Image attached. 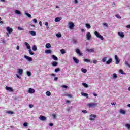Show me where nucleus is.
Masks as SVG:
<instances>
[{"mask_svg":"<svg viewBox=\"0 0 130 130\" xmlns=\"http://www.w3.org/2000/svg\"><path fill=\"white\" fill-rule=\"evenodd\" d=\"M95 35L98 37V38H100L101 40H103L104 39V38H103V36H102L100 34H99L98 31L94 32Z\"/></svg>","mask_w":130,"mask_h":130,"instance_id":"obj_1","label":"nucleus"},{"mask_svg":"<svg viewBox=\"0 0 130 130\" xmlns=\"http://www.w3.org/2000/svg\"><path fill=\"white\" fill-rule=\"evenodd\" d=\"M69 28L71 29V30H74V28H75V24H74V23L72 22H70L69 23Z\"/></svg>","mask_w":130,"mask_h":130,"instance_id":"obj_2","label":"nucleus"},{"mask_svg":"<svg viewBox=\"0 0 130 130\" xmlns=\"http://www.w3.org/2000/svg\"><path fill=\"white\" fill-rule=\"evenodd\" d=\"M98 104L96 103H89L87 104V106H89V107H95V106H97Z\"/></svg>","mask_w":130,"mask_h":130,"instance_id":"obj_3","label":"nucleus"},{"mask_svg":"<svg viewBox=\"0 0 130 130\" xmlns=\"http://www.w3.org/2000/svg\"><path fill=\"white\" fill-rule=\"evenodd\" d=\"M96 117H97V115H94V114H91L90 115V120L94 121L95 120V118H96Z\"/></svg>","mask_w":130,"mask_h":130,"instance_id":"obj_4","label":"nucleus"},{"mask_svg":"<svg viewBox=\"0 0 130 130\" xmlns=\"http://www.w3.org/2000/svg\"><path fill=\"white\" fill-rule=\"evenodd\" d=\"M39 118L40 120H42V121H45L47 119L46 117L42 115H40Z\"/></svg>","mask_w":130,"mask_h":130,"instance_id":"obj_5","label":"nucleus"},{"mask_svg":"<svg viewBox=\"0 0 130 130\" xmlns=\"http://www.w3.org/2000/svg\"><path fill=\"white\" fill-rule=\"evenodd\" d=\"M24 58H26V59H27L28 61H33V59H32V57L27 55H24Z\"/></svg>","mask_w":130,"mask_h":130,"instance_id":"obj_6","label":"nucleus"},{"mask_svg":"<svg viewBox=\"0 0 130 130\" xmlns=\"http://www.w3.org/2000/svg\"><path fill=\"white\" fill-rule=\"evenodd\" d=\"M92 38V36H91V33L87 32L86 34V38L87 40H90L91 38Z\"/></svg>","mask_w":130,"mask_h":130,"instance_id":"obj_7","label":"nucleus"},{"mask_svg":"<svg viewBox=\"0 0 130 130\" xmlns=\"http://www.w3.org/2000/svg\"><path fill=\"white\" fill-rule=\"evenodd\" d=\"M76 52L79 55V56H82L83 55V54L81 53V51L80 50V49H76Z\"/></svg>","mask_w":130,"mask_h":130,"instance_id":"obj_8","label":"nucleus"},{"mask_svg":"<svg viewBox=\"0 0 130 130\" xmlns=\"http://www.w3.org/2000/svg\"><path fill=\"white\" fill-rule=\"evenodd\" d=\"M6 30L9 34H11V33H12L13 32V28H12L11 27H7L6 28Z\"/></svg>","mask_w":130,"mask_h":130,"instance_id":"obj_9","label":"nucleus"},{"mask_svg":"<svg viewBox=\"0 0 130 130\" xmlns=\"http://www.w3.org/2000/svg\"><path fill=\"white\" fill-rule=\"evenodd\" d=\"M5 89L7 91H9L10 92H14V89H13V88H12L11 87H8V86H6L5 87Z\"/></svg>","mask_w":130,"mask_h":130,"instance_id":"obj_10","label":"nucleus"},{"mask_svg":"<svg viewBox=\"0 0 130 130\" xmlns=\"http://www.w3.org/2000/svg\"><path fill=\"white\" fill-rule=\"evenodd\" d=\"M28 93H30V94H34V93H35V90L30 88L28 90Z\"/></svg>","mask_w":130,"mask_h":130,"instance_id":"obj_11","label":"nucleus"},{"mask_svg":"<svg viewBox=\"0 0 130 130\" xmlns=\"http://www.w3.org/2000/svg\"><path fill=\"white\" fill-rule=\"evenodd\" d=\"M118 35H119V36L121 38H123V37H124V34L122 32H118Z\"/></svg>","mask_w":130,"mask_h":130,"instance_id":"obj_12","label":"nucleus"},{"mask_svg":"<svg viewBox=\"0 0 130 130\" xmlns=\"http://www.w3.org/2000/svg\"><path fill=\"white\" fill-rule=\"evenodd\" d=\"M24 44H25L26 48H27V49H31V46H30V45L29 44V43H27L26 42H25L24 43Z\"/></svg>","mask_w":130,"mask_h":130,"instance_id":"obj_13","label":"nucleus"},{"mask_svg":"<svg viewBox=\"0 0 130 130\" xmlns=\"http://www.w3.org/2000/svg\"><path fill=\"white\" fill-rule=\"evenodd\" d=\"M52 58L54 60H55L56 61H57V60H58V58H57V57H56V56L54 55H52Z\"/></svg>","mask_w":130,"mask_h":130,"instance_id":"obj_14","label":"nucleus"},{"mask_svg":"<svg viewBox=\"0 0 130 130\" xmlns=\"http://www.w3.org/2000/svg\"><path fill=\"white\" fill-rule=\"evenodd\" d=\"M52 52L51 50L50 49H48V50H46L45 51V53H46V54H49Z\"/></svg>","mask_w":130,"mask_h":130,"instance_id":"obj_15","label":"nucleus"},{"mask_svg":"<svg viewBox=\"0 0 130 130\" xmlns=\"http://www.w3.org/2000/svg\"><path fill=\"white\" fill-rule=\"evenodd\" d=\"M29 34H31L32 36H35L36 35V32L34 31H29Z\"/></svg>","mask_w":130,"mask_h":130,"instance_id":"obj_16","label":"nucleus"},{"mask_svg":"<svg viewBox=\"0 0 130 130\" xmlns=\"http://www.w3.org/2000/svg\"><path fill=\"white\" fill-rule=\"evenodd\" d=\"M73 59L74 61H75V63H77V64L79 63V61L78 59L76 58V57H74L73 58Z\"/></svg>","mask_w":130,"mask_h":130,"instance_id":"obj_17","label":"nucleus"},{"mask_svg":"<svg viewBox=\"0 0 130 130\" xmlns=\"http://www.w3.org/2000/svg\"><path fill=\"white\" fill-rule=\"evenodd\" d=\"M60 20H61V17H56L55 19V22H60Z\"/></svg>","mask_w":130,"mask_h":130,"instance_id":"obj_18","label":"nucleus"},{"mask_svg":"<svg viewBox=\"0 0 130 130\" xmlns=\"http://www.w3.org/2000/svg\"><path fill=\"white\" fill-rule=\"evenodd\" d=\"M57 64H58V63L56 61H53L52 63V66H53V67H56V66H57Z\"/></svg>","mask_w":130,"mask_h":130,"instance_id":"obj_19","label":"nucleus"},{"mask_svg":"<svg viewBox=\"0 0 130 130\" xmlns=\"http://www.w3.org/2000/svg\"><path fill=\"white\" fill-rule=\"evenodd\" d=\"M112 62V59L110 58L108 61L106 62L107 64H110Z\"/></svg>","mask_w":130,"mask_h":130,"instance_id":"obj_20","label":"nucleus"},{"mask_svg":"<svg viewBox=\"0 0 130 130\" xmlns=\"http://www.w3.org/2000/svg\"><path fill=\"white\" fill-rule=\"evenodd\" d=\"M51 47V45L49 43H47L46 44V48H50Z\"/></svg>","mask_w":130,"mask_h":130,"instance_id":"obj_21","label":"nucleus"},{"mask_svg":"<svg viewBox=\"0 0 130 130\" xmlns=\"http://www.w3.org/2000/svg\"><path fill=\"white\" fill-rule=\"evenodd\" d=\"M85 26L87 29H91V25H90L89 23L85 24Z\"/></svg>","mask_w":130,"mask_h":130,"instance_id":"obj_22","label":"nucleus"},{"mask_svg":"<svg viewBox=\"0 0 130 130\" xmlns=\"http://www.w3.org/2000/svg\"><path fill=\"white\" fill-rule=\"evenodd\" d=\"M18 73H19V75H22V74H23V69H18Z\"/></svg>","mask_w":130,"mask_h":130,"instance_id":"obj_23","label":"nucleus"},{"mask_svg":"<svg viewBox=\"0 0 130 130\" xmlns=\"http://www.w3.org/2000/svg\"><path fill=\"white\" fill-rule=\"evenodd\" d=\"M81 95L82 96H84V97H86L87 98H88V93H85L84 92H81Z\"/></svg>","mask_w":130,"mask_h":130,"instance_id":"obj_24","label":"nucleus"},{"mask_svg":"<svg viewBox=\"0 0 130 130\" xmlns=\"http://www.w3.org/2000/svg\"><path fill=\"white\" fill-rule=\"evenodd\" d=\"M120 113L121 114H125V111L123 109H121L120 110Z\"/></svg>","mask_w":130,"mask_h":130,"instance_id":"obj_25","label":"nucleus"},{"mask_svg":"<svg viewBox=\"0 0 130 130\" xmlns=\"http://www.w3.org/2000/svg\"><path fill=\"white\" fill-rule=\"evenodd\" d=\"M32 50H34V51H36L37 50V47H36V45H34L32 46Z\"/></svg>","mask_w":130,"mask_h":130,"instance_id":"obj_26","label":"nucleus"},{"mask_svg":"<svg viewBox=\"0 0 130 130\" xmlns=\"http://www.w3.org/2000/svg\"><path fill=\"white\" fill-rule=\"evenodd\" d=\"M6 113H8V114H14V112H12V111H6Z\"/></svg>","mask_w":130,"mask_h":130,"instance_id":"obj_27","label":"nucleus"},{"mask_svg":"<svg viewBox=\"0 0 130 130\" xmlns=\"http://www.w3.org/2000/svg\"><path fill=\"white\" fill-rule=\"evenodd\" d=\"M15 14H17V15H21V11H20L18 10H15Z\"/></svg>","mask_w":130,"mask_h":130,"instance_id":"obj_28","label":"nucleus"},{"mask_svg":"<svg viewBox=\"0 0 130 130\" xmlns=\"http://www.w3.org/2000/svg\"><path fill=\"white\" fill-rule=\"evenodd\" d=\"M82 85L85 88H88V87H89V85H88L86 83H82Z\"/></svg>","mask_w":130,"mask_h":130,"instance_id":"obj_29","label":"nucleus"},{"mask_svg":"<svg viewBox=\"0 0 130 130\" xmlns=\"http://www.w3.org/2000/svg\"><path fill=\"white\" fill-rule=\"evenodd\" d=\"M86 51H88V52H93L94 49H87Z\"/></svg>","mask_w":130,"mask_h":130,"instance_id":"obj_30","label":"nucleus"},{"mask_svg":"<svg viewBox=\"0 0 130 130\" xmlns=\"http://www.w3.org/2000/svg\"><path fill=\"white\" fill-rule=\"evenodd\" d=\"M56 37L58 38H59L61 37V34L60 32H59L56 35Z\"/></svg>","mask_w":130,"mask_h":130,"instance_id":"obj_31","label":"nucleus"},{"mask_svg":"<svg viewBox=\"0 0 130 130\" xmlns=\"http://www.w3.org/2000/svg\"><path fill=\"white\" fill-rule=\"evenodd\" d=\"M60 52H61V54H64V53H66V50H64V49H62L60 50Z\"/></svg>","mask_w":130,"mask_h":130,"instance_id":"obj_32","label":"nucleus"},{"mask_svg":"<svg viewBox=\"0 0 130 130\" xmlns=\"http://www.w3.org/2000/svg\"><path fill=\"white\" fill-rule=\"evenodd\" d=\"M60 71V68H57L55 69V72L57 73Z\"/></svg>","mask_w":130,"mask_h":130,"instance_id":"obj_33","label":"nucleus"},{"mask_svg":"<svg viewBox=\"0 0 130 130\" xmlns=\"http://www.w3.org/2000/svg\"><path fill=\"white\" fill-rule=\"evenodd\" d=\"M113 79H116V78H117V74H116V73H114L113 74Z\"/></svg>","mask_w":130,"mask_h":130,"instance_id":"obj_34","label":"nucleus"},{"mask_svg":"<svg viewBox=\"0 0 130 130\" xmlns=\"http://www.w3.org/2000/svg\"><path fill=\"white\" fill-rule=\"evenodd\" d=\"M29 52L30 55H34V53L32 51V50L29 49Z\"/></svg>","mask_w":130,"mask_h":130,"instance_id":"obj_35","label":"nucleus"},{"mask_svg":"<svg viewBox=\"0 0 130 130\" xmlns=\"http://www.w3.org/2000/svg\"><path fill=\"white\" fill-rule=\"evenodd\" d=\"M81 71L82 73H87V70L84 68H82Z\"/></svg>","mask_w":130,"mask_h":130,"instance_id":"obj_36","label":"nucleus"},{"mask_svg":"<svg viewBox=\"0 0 130 130\" xmlns=\"http://www.w3.org/2000/svg\"><path fill=\"white\" fill-rule=\"evenodd\" d=\"M84 61H85V62H91V61L88 59H84Z\"/></svg>","mask_w":130,"mask_h":130,"instance_id":"obj_37","label":"nucleus"},{"mask_svg":"<svg viewBox=\"0 0 130 130\" xmlns=\"http://www.w3.org/2000/svg\"><path fill=\"white\" fill-rule=\"evenodd\" d=\"M125 126H126V127H127V128L128 129H130V124H126Z\"/></svg>","mask_w":130,"mask_h":130,"instance_id":"obj_38","label":"nucleus"},{"mask_svg":"<svg viewBox=\"0 0 130 130\" xmlns=\"http://www.w3.org/2000/svg\"><path fill=\"white\" fill-rule=\"evenodd\" d=\"M46 94L47 96H50V95H51V93H50V91H47L46 92Z\"/></svg>","mask_w":130,"mask_h":130,"instance_id":"obj_39","label":"nucleus"},{"mask_svg":"<svg viewBox=\"0 0 130 130\" xmlns=\"http://www.w3.org/2000/svg\"><path fill=\"white\" fill-rule=\"evenodd\" d=\"M17 29L18 30H19V31H24V28H22V27H18Z\"/></svg>","mask_w":130,"mask_h":130,"instance_id":"obj_40","label":"nucleus"},{"mask_svg":"<svg viewBox=\"0 0 130 130\" xmlns=\"http://www.w3.org/2000/svg\"><path fill=\"white\" fill-rule=\"evenodd\" d=\"M72 40H73V43H75V44H76V43H77V42H78L77 41V40H76V39H75V38H73V39H72Z\"/></svg>","mask_w":130,"mask_h":130,"instance_id":"obj_41","label":"nucleus"},{"mask_svg":"<svg viewBox=\"0 0 130 130\" xmlns=\"http://www.w3.org/2000/svg\"><path fill=\"white\" fill-rule=\"evenodd\" d=\"M27 75L28 77H31V72L29 71L27 72Z\"/></svg>","mask_w":130,"mask_h":130,"instance_id":"obj_42","label":"nucleus"},{"mask_svg":"<svg viewBox=\"0 0 130 130\" xmlns=\"http://www.w3.org/2000/svg\"><path fill=\"white\" fill-rule=\"evenodd\" d=\"M119 72L120 73V74H122V75H124V73H123V70L120 69L119 71Z\"/></svg>","mask_w":130,"mask_h":130,"instance_id":"obj_43","label":"nucleus"},{"mask_svg":"<svg viewBox=\"0 0 130 130\" xmlns=\"http://www.w3.org/2000/svg\"><path fill=\"white\" fill-rule=\"evenodd\" d=\"M116 18H118V19H121V16L118 14H116Z\"/></svg>","mask_w":130,"mask_h":130,"instance_id":"obj_44","label":"nucleus"},{"mask_svg":"<svg viewBox=\"0 0 130 130\" xmlns=\"http://www.w3.org/2000/svg\"><path fill=\"white\" fill-rule=\"evenodd\" d=\"M103 26H105V27H106V28H108V24L106 23L103 24Z\"/></svg>","mask_w":130,"mask_h":130,"instance_id":"obj_45","label":"nucleus"},{"mask_svg":"<svg viewBox=\"0 0 130 130\" xmlns=\"http://www.w3.org/2000/svg\"><path fill=\"white\" fill-rule=\"evenodd\" d=\"M106 59H107V57H104V58H103L102 59L103 62H105V61H106Z\"/></svg>","mask_w":130,"mask_h":130,"instance_id":"obj_46","label":"nucleus"},{"mask_svg":"<svg viewBox=\"0 0 130 130\" xmlns=\"http://www.w3.org/2000/svg\"><path fill=\"white\" fill-rule=\"evenodd\" d=\"M25 14L26 15V16H27V17H28V18H31V14L28 13H26Z\"/></svg>","mask_w":130,"mask_h":130,"instance_id":"obj_47","label":"nucleus"},{"mask_svg":"<svg viewBox=\"0 0 130 130\" xmlns=\"http://www.w3.org/2000/svg\"><path fill=\"white\" fill-rule=\"evenodd\" d=\"M34 105L33 104H29V108H33Z\"/></svg>","mask_w":130,"mask_h":130,"instance_id":"obj_48","label":"nucleus"},{"mask_svg":"<svg viewBox=\"0 0 130 130\" xmlns=\"http://www.w3.org/2000/svg\"><path fill=\"white\" fill-rule=\"evenodd\" d=\"M82 112H83L84 113H88V111H87L86 110H82Z\"/></svg>","mask_w":130,"mask_h":130,"instance_id":"obj_49","label":"nucleus"},{"mask_svg":"<svg viewBox=\"0 0 130 130\" xmlns=\"http://www.w3.org/2000/svg\"><path fill=\"white\" fill-rule=\"evenodd\" d=\"M24 126H28V123L25 122L23 123Z\"/></svg>","mask_w":130,"mask_h":130,"instance_id":"obj_50","label":"nucleus"},{"mask_svg":"<svg viewBox=\"0 0 130 130\" xmlns=\"http://www.w3.org/2000/svg\"><path fill=\"white\" fill-rule=\"evenodd\" d=\"M52 116L53 117L54 119H55L56 118V115H55V114H52Z\"/></svg>","mask_w":130,"mask_h":130,"instance_id":"obj_51","label":"nucleus"},{"mask_svg":"<svg viewBox=\"0 0 130 130\" xmlns=\"http://www.w3.org/2000/svg\"><path fill=\"white\" fill-rule=\"evenodd\" d=\"M119 63V60L118 59L117 60H116V64H118Z\"/></svg>","mask_w":130,"mask_h":130,"instance_id":"obj_52","label":"nucleus"},{"mask_svg":"<svg viewBox=\"0 0 130 130\" xmlns=\"http://www.w3.org/2000/svg\"><path fill=\"white\" fill-rule=\"evenodd\" d=\"M98 62V61L96 60H94L93 61V63H94V64H96Z\"/></svg>","mask_w":130,"mask_h":130,"instance_id":"obj_53","label":"nucleus"},{"mask_svg":"<svg viewBox=\"0 0 130 130\" xmlns=\"http://www.w3.org/2000/svg\"><path fill=\"white\" fill-rule=\"evenodd\" d=\"M62 87L64 88L65 89H67L68 88V86L67 85H62Z\"/></svg>","mask_w":130,"mask_h":130,"instance_id":"obj_54","label":"nucleus"},{"mask_svg":"<svg viewBox=\"0 0 130 130\" xmlns=\"http://www.w3.org/2000/svg\"><path fill=\"white\" fill-rule=\"evenodd\" d=\"M33 22L34 23H37V20L36 19H33Z\"/></svg>","mask_w":130,"mask_h":130,"instance_id":"obj_55","label":"nucleus"},{"mask_svg":"<svg viewBox=\"0 0 130 130\" xmlns=\"http://www.w3.org/2000/svg\"><path fill=\"white\" fill-rule=\"evenodd\" d=\"M115 60H117V59H118V57H117V55H115Z\"/></svg>","mask_w":130,"mask_h":130,"instance_id":"obj_56","label":"nucleus"},{"mask_svg":"<svg viewBox=\"0 0 130 130\" xmlns=\"http://www.w3.org/2000/svg\"><path fill=\"white\" fill-rule=\"evenodd\" d=\"M16 76L17 78H18V79H21V77L20 76H19V75L16 74Z\"/></svg>","mask_w":130,"mask_h":130,"instance_id":"obj_57","label":"nucleus"},{"mask_svg":"<svg viewBox=\"0 0 130 130\" xmlns=\"http://www.w3.org/2000/svg\"><path fill=\"white\" fill-rule=\"evenodd\" d=\"M54 80V81H57V80H58V78H57V77H55Z\"/></svg>","mask_w":130,"mask_h":130,"instance_id":"obj_58","label":"nucleus"},{"mask_svg":"<svg viewBox=\"0 0 130 130\" xmlns=\"http://www.w3.org/2000/svg\"><path fill=\"white\" fill-rule=\"evenodd\" d=\"M0 24H4V22L2 21V18L0 17Z\"/></svg>","mask_w":130,"mask_h":130,"instance_id":"obj_59","label":"nucleus"},{"mask_svg":"<svg viewBox=\"0 0 130 130\" xmlns=\"http://www.w3.org/2000/svg\"><path fill=\"white\" fill-rule=\"evenodd\" d=\"M39 25L41 26V27H42V22L41 21L39 22Z\"/></svg>","mask_w":130,"mask_h":130,"instance_id":"obj_60","label":"nucleus"},{"mask_svg":"<svg viewBox=\"0 0 130 130\" xmlns=\"http://www.w3.org/2000/svg\"><path fill=\"white\" fill-rule=\"evenodd\" d=\"M126 28H127L128 29H130V24L127 25V26H126Z\"/></svg>","mask_w":130,"mask_h":130,"instance_id":"obj_61","label":"nucleus"},{"mask_svg":"<svg viewBox=\"0 0 130 130\" xmlns=\"http://www.w3.org/2000/svg\"><path fill=\"white\" fill-rule=\"evenodd\" d=\"M16 49H17V50H19L20 49V46H17L16 47Z\"/></svg>","mask_w":130,"mask_h":130,"instance_id":"obj_62","label":"nucleus"},{"mask_svg":"<svg viewBox=\"0 0 130 130\" xmlns=\"http://www.w3.org/2000/svg\"><path fill=\"white\" fill-rule=\"evenodd\" d=\"M66 103H71V101L69 100H66Z\"/></svg>","mask_w":130,"mask_h":130,"instance_id":"obj_63","label":"nucleus"},{"mask_svg":"<svg viewBox=\"0 0 130 130\" xmlns=\"http://www.w3.org/2000/svg\"><path fill=\"white\" fill-rule=\"evenodd\" d=\"M51 76L52 77H55V74L52 73V74H51Z\"/></svg>","mask_w":130,"mask_h":130,"instance_id":"obj_64","label":"nucleus"}]
</instances>
